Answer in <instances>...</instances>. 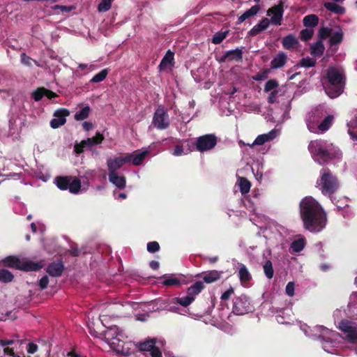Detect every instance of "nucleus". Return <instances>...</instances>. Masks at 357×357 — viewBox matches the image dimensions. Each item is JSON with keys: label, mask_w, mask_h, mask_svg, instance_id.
Segmentation results:
<instances>
[{"label": "nucleus", "mask_w": 357, "mask_h": 357, "mask_svg": "<svg viewBox=\"0 0 357 357\" xmlns=\"http://www.w3.org/2000/svg\"><path fill=\"white\" fill-rule=\"evenodd\" d=\"M300 216L305 229L312 233L322 231L327 224V215L322 206L312 197L301 199Z\"/></svg>", "instance_id": "f257e3e1"}, {"label": "nucleus", "mask_w": 357, "mask_h": 357, "mask_svg": "<svg viewBox=\"0 0 357 357\" xmlns=\"http://www.w3.org/2000/svg\"><path fill=\"white\" fill-rule=\"evenodd\" d=\"M301 329L307 337L319 338L321 341L322 348L329 354H336L335 347H337L340 337L339 333L329 330L322 326H317L310 329L306 324H301Z\"/></svg>", "instance_id": "f03ea898"}, {"label": "nucleus", "mask_w": 357, "mask_h": 357, "mask_svg": "<svg viewBox=\"0 0 357 357\" xmlns=\"http://www.w3.org/2000/svg\"><path fill=\"white\" fill-rule=\"evenodd\" d=\"M321 83L326 93L331 98L339 96L344 86L342 70L337 67H330L326 75L322 77Z\"/></svg>", "instance_id": "7ed1b4c3"}, {"label": "nucleus", "mask_w": 357, "mask_h": 357, "mask_svg": "<svg viewBox=\"0 0 357 357\" xmlns=\"http://www.w3.org/2000/svg\"><path fill=\"white\" fill-rule=\"evenodd\" d=\"M308 149L314 160L321 165L331 161L333 155L337 156L340 155L334 150L332 144L323 140L312 141L308 146Z\"/></svg>", "instance_id": "20e7f679"}, {"label": "nucleus", "mask_w": 357, "mask_h": 357, "mask_svg": "<svg viewBox=\"0 0 357 357\" xmlns=\"http://www.w3.org/2000/svg\"><path fill=\"white\" fill-rule=\"evenodd\" d=\"M316 186L324 195L331 197L339 188V182L328 169L323 168L317 180Z\"/></svg>", "instance_id": "39448f33"}, {"label": "nucleus", "mask_w": 357, "mask_h": 357, "mask_svg": "<svg viewBox=\"0 0 357 357\" xmlns=\"http://www.w3.org/2000/svg\"><path fill=\"white\" fill-rule=\"evenodd\" d=\"M127 336L116 326L109 328L104 334V338L109 347L118 353L123 352L124 339Z\"/></svg>", "instance_id": "423d86ee"}, {"label": "nucleus", "mask_w": 357, "mask_h": 357, "mask_svg": "<svg viewBox=\"0 0 357 357\" xmlns=\"http://www.w3.org/2000/svg\"><path fill=\"white\" fill-rule=\"evenodd\" d=\"M3 263L7 266L24 271H36L44 266L42 262L36 263L26 259H20L14 256L5 258Z\"/></svg>", "instance_id": "0eeeda50"}, {"label": "nucleus", "mask_w": 357, "mask_h": 357, "mask_svg": "<svg viewBox=\"0 0 357 357\" xmlns=\"http://www.w3.org/2000/svg\"><path fill=\"white\" fill-rule=\"evenodd\" d=\"M320 113V115L317 119L314 117V112L307 119V126L308 130L314 133H322L329 129L331 126L332 125L333 117V116L328 115L326 116L321 122L320 120L324 116L323 111L318 110Z\"/></svg>", "instance_id": "6e6552de"}, {"label": "nucleus", "mask_w": 357, "mask_h": 357, "mask_svg": "<svg viewBox=\"0 0 357 357\" xmlns=\"http://www.w3.org/2000/svg\"><path fill=\"white\" fill-rule=\"evenodd\" d=\"M338 328L343 333L345 338L351 343L357 342V323L348 320H342L338 324Z\"/></svg>", "instance_id": "1a4fd4ad"}, {"label": "nucleus", "mask_w": 357, "mask_h": 357, "mask_svg": "<svg viewBox=\"0 0 357 357\" xmlns=\"http://www.w3.org/2000/svg\"><path fill=\"white\" fill-rule=\"evenodd\" d=\"M194 301L192 297H189L188 295L183 297H175L171 300L164 301V306L157 307L155 310H165L173 312H178L179 308L175 304H179L183 307H188Z\"/></svg>", "instance_id": "9d476101"}, {"label": "nucleus", "mask_w": 357, "mask_h": 357, "mask_svg": "<svg viewBox=\"0 0 357 357\" xmlns=\"http://www.w3.org/2000/svg\"><path fill=\"white\" fill-rule=\"evenodd\" d=\"M152 123L159 130H165L169 127V115L162 107H159L156 109L153 118Z\"/></svg>", "instance_id": "9b49d317"}, {"label": "nucleus", "mask_w": 357, "mask_h": 357, "mask_svg": "<svg viewBox=\"0 0 357 357\" xmlns=\"http://www.w3.org/2000/svg\"><path fill=\"white\" fill-rule=\"evenodd\" d=\"M104 139L103 135L97 132L96 136L82 140L79 144H76L74 146V150L77 154H79L82 153L85 149L101 144Z\"/></svg>", "instance_id": "f8f14e48"}, {"label": "nucleus", "mask_w": 357, "mask_h": 357, "mask_svg": "<svg viewBox=\"0 0 357 357\" xmlns=\"http://www.w3.org/2000/svg\"><path fill=\"white\" fill-rule=\"evenodd\" d=\"M250 310L248 298L245 296H241L234 299L233 312L237 315L244 314Z\"/></svg>", "instance_id": "ddd939ff"}, {"label": "nucleus", "mask_w": 357, "mask_h": 357, "mask_svg": "<svg viewBox=\"0 0 357 357\" xmlns=\"http://www.w3.org/2000/svg\"><path fill=\"white\" fill-rule=\"evenodd\" d=\"M216 138L212 135H206L199 137L197 140V149L201 152L211 150L216 144Z\"/></svg>", "instance_id": "4468645a"}, {"label": "nucleus", "mask_w": 357, "mask_h": 357, "mask_svg": "<svg viewBox=\"0 0 357 357\" xmlns=\"http://www.w3.org/2000/svg\"><path fill=\"white\" fill-rule=\"evenodd\" d=\"M127 163H129V158L126 156V154L124 155L109 158L107 160L108 172H118L117 170Z\"/></svg>", "instance_id": "2eb2a0df"}, {"label": "nucleus", "mask_w": 357, "mask_h": 357, "mask_svg": "<svg viewBox=\"0 0 357 357\" xmlns=\"http://www.w3.org/2000/svg\"><path fill=\"white\" fill-rule=\"evenodd\" d=\"M283 6L278 4L273 6L267 10V15L271 16L270 24L280 25L283 17Z\"/></svg>", "instance_id": "dca6fc26"}, {"label": "nucleus", "mask_w": 357, "mask_h": 357, "mask_svg": "<svg viewBox=\"0 0 357 357\" xmlns=\"http://www.w3.org/2000/svg\"><path fill=\"white\" fill-rule=\"evenodd\" d=\"M155 344L154 339L148 340L139 343L138 347L140 351H150L152 357H162V353Z\"/></svg>", "instance_id": "f3484780"}, {"label": "nucleus", "mask_w": 357, "mask_h": 357, "mask_svg": "<svg viewBox=\"0 0 357 357\" xmlns=\"http://www.w3.org/2000/svg\"><path fill=\"white\" fill-rule=\"evenodd\" d=\"M69 114L67 109H60L54 114V118L50 121V126L52 128H58L65 124L66 117Z\"/></svg>", "instance_id": "a211bd4d"}, {"label": "nucleus", "mask_w": 357, "mask_h": 357, "mask_svg": "<svg viewBox=\"0 0 357 357\" xmlns=\"http://www.w3.org/2000/svg\"><path fill=\"white\" fill-rule=\"evenodd\" d=\"M149 152V149L137 150L132 153H126V156L129 158V162H132L133 165H140Z\"/></svg>", "instance_id": "6ab92c4d"}, {"label": "nucleus", "mask_w": 357, "mask_h": 357, "mask_svg": "<svg viewBox=\"0 0 357 357\" xmlns=\"http://www.w3.org/2000/svg\"><path fill=\"white\" fill-rule=\"evenodd\" d=\"M279 135V130L273 129L268 133L259 135L255 140L251 144H248L250 146L255 145H262L265 142L274 139Z\"/></svg>", "instance_id": "aec40b11"}, {"label": "nucleus", "mask_w": 357, "mask_h": 357, "mask_svg": "<svg viewBox=\"0 0 357 357\" xmlns=\"http://www.w3.org/2000/svg\"><path fill=\"white\" fill-rule=\"evenodd\" d=\"M109 181L119 189H123L126 185V177L119 172H109Z\"/></svg>", "instance_id": "412c9836"}, {"label": "nucleus", "mask_w": 357, "mask_h": 357, "mask_svg": "<svg viewBox=\"0 0 357 357\" xmlns=\"http://www.w3.org/2000/svg\"><path fill=\"white\" fill-rule=\"evenodd\" d=\"M174 53L170 50L167 52L159 66L161 70L172 69V67L174 66Z\"/></svg>", "instance_id": "4be33fe9"}, {"label": "nucleus", "mask_w": 357, "mask_h": 357, "mask_svg": "<svg viewBox=\"0 0 357 357\" xmlns=\"http://www.w3.org/2000/svg\"><path fill=\"white\" fill-rule=\"evenodd\" d=\"M269 25V20L268 18H264L250 30L249 34L252 36H257L259 33L266 30Z\"/></svg>", "instance_id": "5701e85b"}, {"label": "nucleus", "mask_w": 357, "mask_h": 357, "mask_svg": "<svg viewBox=\"0 0 357 357\" xmlns=\"http://www.w3.org/2000/svg\"><path fill=\"white\" fill-rule=\"evenodd\" d=\"M287 56L284 52H279L271 62V68L277 69L284 66L287 62Z\"/></svg>", "instance_id": "b1692460"}, {"label": "nucleus", "mask_w": 357, "mask_h": 357, "mask_svg": "<svg viewBox=\"0 0 357 357\" xmlns=\"http://www.w3.org/2000/svg\"><path fill=\"white\" fill-rule=\"evenodd\" d=\"M259 10L260 7L259 5L252 6L249 10H246L243 14L238 17V24H241L245 20L256 15L259 13Z\"/></svg>", "instance_id": "393cba45"}, {"label": "nucleus", "mask_w": 357, "mask_h": 357, "mask_svg": "<svg viewBox=\"0 0 357 357\" xmlns=\"http://www.w3.org/2000/svg\"><path fill=\"white\" fill-rule=\"evenodd\" d=\"M282 45L287 50L296 48L298 45V40L295 36L289 34L282 39Z\"/></svg>", "instance_id": "a878e982"}, {"label": "nucleus", "mask_w": 357, "mask_h": 357, "mask_svg": "<svg viewBox=\"0 0 357 357\" xmlns=\"http://www.w3.org/2000/svg\"><path fill=\"white\" fill-rule=\"evenodd\" d=\"M190 152V144L188 141L183 142L181 144H177L172 153L175 156L186 155Z\"/></svg>", "instance_id": "bb28decb"}, {"label": "nucleus", "mask_w": 357, "mask_h": 357, "mask_svg": "<svg viewBox=\"0 0 357 357\" xmlns=\"http://www.w3.org/2000/svg\"><path fill=\"white\" fill-rule=\"evenodd\" d=\"M238 276L241 283L243 284L248 282L252 278L251 274L250 273L249 271L248 270L246 266L243 264H238Z\"/></svg>", "instance_id": "cd10ccee"}, {"label": "nucleus", "mask_w": 357, "mask_h": 357, "mask_svg": "<svg viewBox=\"0 0 357 357\" xmlns=\"http://www.w3.org/2000/svg\"><path fill=\"white\" fill-rule=\"evenodd\" d=\"M342 38L343 33L341 29L337 28L335 29H333L330 36V45L333 46L338 45L342 40Z\"/></svg>", "instance_id": "c85d7f7f"}, {"label": "nucleus", "mask_w": 357, "mask_h": 357, "mask_svg": "<svg viewBox=\"0 0 357 357\" xmlns=\"http://www.w3.org/2000/svg\"><path fill=\"white\" fill-rule=\"evenodd\" d=\"M63 266L61 262L52 263L47 268V273L54 277L59 276L63 271Z\"/></svg>", "instance_id": "c756f323"}, {"label": "nucleus", "mask_w": 357, "mask_h": 357, "mask_svg": "<svg viewBox=\"0 0 357 357\" xmlns=\"http://www.w3.org/2000/svg\"><path fill=\"white\" fill-rule=\"evenodd\" d=\"M33 96L36 101H39L44 96H47L49 99H52L56 96V94L45 89H38L33 93Z\"/></svg>", "instance_id": "7c9ffc66"}, {"label": "nucleus", "mask_w": 357, "mask_h": 357, "mask_svg": "<svg viewBox=\"0 0 357 357\" xmlns=\"http://www.w3.org/2000/svg\"><path fill=\"white\" fill-rule=\"evenodd\" d=\"M242 51L239 49H236L227 51L223 56V60H234L240 61L242 60Z\"/></svg>", "instance_id": "2f4dec72"}, {"label": "nucleus", "mask_w": 357, "mask_h": 357, "mask_svg": "<svg viewBox=\"0 0 357 357\" xmlns=\"http://www.w3.org/2000/svg\"><path fill=\"white\" fill-rule=\"evenodd\" d=\"M221 274H222L221 271H218L213 270V271H211L209 272L205 273L203 275L202 278H203V280L206 283L209 284V283L214 282L217 281L218 280H219L221 276Z\"/></svg>", "instance_id": "473e14b6"}, {"label": "nucleus", "mask_w": 357, "mask_h": 357, "mask_svg": "<svg viewBox=\"0 0 357 357\" xmlns=\"http://www.w3.org/2000/svg\"><path fill=\"white\" fill-rule=\"evenodd\" d=\"M203 283L200 281L196 282L195 284L188 287L187 291V295L189 297H192L194 300L197 295H198L203 289Z\"/></svg>", "instance_id": "72a5a7b5"}, {"label": "nucleus", "mask_w": 357, "mask_h": 357, "mask_svg": "<svg viewBox=\"0 0 357 357\" xmlns=\"http://www.w3.org/2000/svg\"><path fill=\"white\" fill-rule=\"evenodd\" d=\"M305 245V240L304 237H299L295 239L291 243L290 248L294 252H298L303 250Z\"/></svg>", "instance_id": "f704fd0d"}, {"label": "nucleus", "mask_w": 357, "mask_h": 357, "mask_svg": "<svg viewBox=\"0 0 357 357\" xmlns=\"http://www.w3.org/2000/svg\"><path fill=\"white\" fill-rule=\"evenodd\" d=\"M68 189L71 193L77 194L80 191L81 182L77 178L70 177Z\"/></svg>", "instance_id": "c9c22d12"}, {"label": "nucleus", "mask_w": 357, "mask_h": 357, "mask_svg": "<svg viewBox=\"0 0 357 357\" xmlns=\"http://www.w3.org/2000/svg\"><path fill=\"white\" fill-rule=\"evenodd\" d=\"M303 22L305 26L312 29L318 24L319 18L316 15H308L303 18Z\"/></svg>", "instance_id": "e433bc0d"}, {"label": "nucleus", "mask_w": 357, "mask_h": 357, "mask_svg": "<svg viewBox=\"0 0 357 357\" xmlns=\"http://www.w3.org/2000/svg\"><path fill=\"white\" fill-rule=\"evenodd\" d=\"M325 47L321 41H318L311 46V54L320 56L324 54Z\"/></svg>", "instance_id": "4c0bfd02"}, {"label": "nucleus", "mask_w": 357, "mask_h": 357, "mask_svg": "<svg viewBox=\"0 0 357 357\" xmlns=\"http://www.w3.org/2000/svg\"><path fill=\"white\" fill-rule=\"evenodd\" d=\"M324 7L327 10L336 14H343L345 12V10L342 6L333 2H326L324 3Z\"/></svg>", "instance_id": "58836bf2"}, {"label": "nucleus", "mask_w": 357, "mask_h": 357, "mask_svg": "<svg viewBox=\"0 0 357 357\" xmlns=\"http://www.w3.org/2000/svg\"><path fill=\"white\" fill-rule=\"evenodd\" d=\"M69 180L70 177L68 176L57 177L55 179V183L59 189L64 190L68 189Z\"/></svg>", "instance_id": "ea45409f"}, {"label": "nucleus", "mask_w": 357, "mask_h": 357, "mask_svg": "<svg viewBox=\"0 0 357 357\" xmlns=\"http://www.w3.org/2000/svg\"><path fill=\"white\" fill-rule=\"evenodd\" d=\"M90 107L89 106H85L83 108H82L79 112H76L75 114V119L77 121H82L85 119H86L90 113Z\"/></svg>", "instance_id": "a19ab883"}, {"label": "nucleus", "mask_w": 357, "mask_h": 357, "mask_svg": "<svg viewBox=\"0 0 357 357\" xmlns=\"http://www.w3.org/2000/svg\"><path fill=\"white\" fill-rule=\"evenodd\" d=\"M348 133L354 140H357V120H352L347 124Z\"/></svg>", "instance_id": "79ce46f5"}, {"label": "nucleus", "mask_w": 357, "mask_h": 357, "mask_svg": "<svg viewBox=\"0 0 357 357\" xmlns=\"http://www.w3.org/2000/svg\"><path fill=\"white\" fill-rule=\"evenodd\" d=\"M263 269H264V274L267 278H268V279L273 278V275H274V270H273V264L270 260H267L264 263V264L263 266Z\"/></svg>", "instance_id": "37998d69"}, {"label": "nucleus", "mask_w": 357, "mask_h": 357, "mask_svg": "<svg viewBox=\"0 0 357 357\" xmlns=\"http://www.w3.org/2000/svg\"><path fill=\"white\" fill-rule=\"evenodd\" d=\"M238 185L242 194L248 193L250 191L251 186L250 183L246 178L243 177L239 178Z\"/></svg>", "instance_id": "c03bdc74"}, {"label": "nucleus", "mask_w": 357, "mask_h": 357, "mask_svg": "<svg viewBox=\"0 0 357 357\" xmlns=\"http://www.w3.org/2000/svg\"><path fill=\"white\" fill-rule=\"evenodd\" d=\"M13 279V275L6 269H0V281L3 282H11Z\"/></svg>", "instance_id": "a18cd8bd"}, {"label": "nucleus", "mask_w": 357, "mask_h": 357, "mask_svg": "<svg viewBox=\"0 0 357 357\" xmlns=\"http://www.w3.org/2000/svg\"><path fill=\"white\" fill-rule=\"evenodd\" d=\"M108 74L107 69H103L98 74L95 75L91 79V82L93 83H98L103 81Z\"/></svg>", "instance_id": "49530a36"}, {"label": "nucleus", "mask_w": 357, "mask_h": 357, "mask_svg": "<svg viewBox=\"0 0 357 357\" xmlns=\"http://www.w3.org/2000/svg\"><path fill=\"white\" fill-rule=\"evenodd\" d=\"M114 0H102L98 6L100 13L106 12L111 8L112 3Z\"/></svg>", "instance_id": "de8ad7c7"}, {"label": "nucleus", "mask_w": 357, "mask_h": 357, "mask_svg": "<svg viewBox=\"0 0 357 357\" xmlns=\"http://www.w3.org/2000/svg\"><path fill=\"white\" fill-rule=\"evenodd\" d=\"M313 34V29L307 28L301 31L300 37L302 40L307 41L312 37Z\"/></svg>", "instance_id": "09e8293b"}, {"label": "nucleus", "mask_w": 357, "mask_h": 357, "mask_svg": "<svg viewBox=\"0 0 357 357\" xmlns=\"http://www.w3.org/2000/svg\"><path fill=\"white\" fill-rule=\"evenodd\" d=\"M227 31L216 33L212 38V43L216 45L220 44L227 37Z\"/></svg>", "instance_id": "8fccbe9b"}, {"label": "nucleus", "mask_w": 357, "mask_h": 357, "mask_svg": "<svg viewBox=\"0 0 357 357\" xmlns=\"http://www.w3.org/2000/svg\"><path fill=\"white\" fill-rule=\"evenodd\" d=\"M162 284L164 286H173L180 284V280L176 278L165 277Z\"/></svg>", "instance_id": "3c124183"}, {"label": "nucleus", "mask_w": 357, "mask_h": 357, "mask_svg": "<svg viewBox=\"0 0 357 357\" xmlns=\"http://www.w3.org/2000/svg\"><path fill=\"white\" fill-rule=\"evenodd\" d=\"M315 63H316V60L312 58H310L309 56L303 58L302 60L301 61V65L303 67H307V68L312 67L315 65Z\"/></svg>", "instance_id": "603ef678"}, {"label": "nucleus", "mask_w": 357, "mask_h": 357, "mask_svg": "<svg viewBox=\"0 0 357 357\" xmlns=\"http://www.w3.org/2000/svg\"><path fill=\"white\" fill-rule=\"evenodd\" d=\"M278 82L275 79L268 80L264 86V91L269 92L278 86Z\"/></svg>", "instance_id": "864d4df0"}, {"label": "nucleus", "mask_w": 357, "mask_h": 357, "mask_svg": "<svg viewBox=\"0 0 357 357\" xmlns=\"http://www.w3.org/2000/svg\"><path fill=\"white\" fill-rule=\"evenodd\" d=\"M160 245L158 242L152 241L147 244V250L151 253H154L159 250Z\"/></svg>", "instance_id": "5fc2aeb1"}, {"label": "nucleus", "mask_w": 357, "mask_h": 357, "mask_svg": "<svg viewBox=\"0 0 357 357\" xmlns=\"http://www.w3.org/2000/svg\"><path fill=\"white\" fill-rule=\"evenodd\" d=\"M295 287L296 285L294 282H289L287 283L285 291L289 296L292 297L294 295Z\"/></svg>", "instance_id": "6e6d98bb"}, {"label": "nucleus", "mask_w": 357, "mask_h": 357, "mask_svg": "<svg viewBox=\"0 0 357 357\" xmlns=\"http://www.w3.org/2000/svg\"><path fill=\"white\" fill-rule=\"evenodd\" d=\"M333 31V29H328L326 27H323L319 30V37L321 39H326L328 37H330L331 33Z\"/></svg>", "instance_id": "4d7b16f0"}, {"label": "nucleus", "mask_w": 357, "mask_h": 357, "mask_svg": "<svg viewBox=\"0 0 357 357\" xmlns=\"http://www.w3.org/2000/svg\"><path fill=\"white\" fill-rule=\"evenodd\" d=\"M317 110H319V111H323L324 112V114L326 112V111L324 110V106H319L316 108H314L313 110H312V112L309 114L308 116H307V119L312 114L313 112H314V118L315 119H317L319 117V116L320 115V113L319 111Z\"/></svg>", "instance_id": "13d9d810"}, {"label": "nucleus", "mask_w": 357, "mask_h": 357, "mask_svg": "<svg viewBox=\"0 0 357 357\" xmlns=\"http://www.w3.org/2000/svg\"><path fill=\"white\" fill-rule=\"evenodd\" d=\"M32 61V59L28 56L26 54L22 53L21 54V61L24 65L31 66Z\"/></svg>", "instance_id": "bf43d9fd"}, {"label": "nucleus", "mask_w": 357, "mask_h": 357, "mask_svg": "<svg viewBox=\"0 0 357 357\" xmlns=\"http://www.w3.org/2000/svg\"><path fill=\"white\" fill-rule=\"evenodd\" d=\"M49 283V280L47 276H43L39 281V286L42 289L47 288V284Z\"/></svg>", "instance_id": "052dcab7"}, {"label": "nucleus", "mask_w": 357, "mask_h": 357, "mask_svg": "<svg viewBox=\"0 0 357 357\" xmlns=\"http://www.w3.org/2000/svg\"><path fill=\"white\" fill-rule=\"evenodd\" d=\"M234 293V289L231 287L225 291L221 296L222 300H227L230 298L231 294Z\"/></svg>", "instance_id": "680f3d73"}, {"label": "nucleus", "mask_w": 357, "mask_h": 357, "mask_svg": "<svg viewBox=\"0 0 357 357\" xmlns=\"http://www.w3.org/2000/svg\"><path fill=\"white\" fill-rule=\"evenodd\" d=\"M15 343L13 340H0V345L4 348L8 347V345H12Z\"/></svg>", "instance_id": "e2e57ef3"}, {"label": "nucleus", "mask_w": 357, "mask_h": 357, "mask_svg": "<svg viewBox=\"0 0 357 357\" xmlns=\"http://www.w3.org/2000/svg\"><path fill=\"white\" fill-rule=\"evenodd\" d=\"M267 77V73L266 72H263L261 73L257 74L253 79L256 81H262Z\"/></svg>", "instance_id": "0e129e2a"}, {"label": "nucleus", "mask_w": 357, "mask_h": 357, "mask_svg": "<svg viewBox=\"0 0 357 357\" xmlns=\"http://www.w3.org/2000/svg\"><path fill=\"white\" fill-rule=\"evenodd\" d=\"M38 349V346L33 343H29L27 347V352L29 354H34Z\"/></svg>", "instance_id": "69168bd1"}, {"label": "nucleus", "mask_w": 357, "mask_h": 357, "mask_svg": "<svg viewBox=\"0 0 357 357\" xmlns=\"http://www.w3.org/2000/svg\"><path fill=\"white\" fill-rule=\"evenodd\" d=\"M278 95V91L274 90L273 91L269 96H268V102L270 103H273L275 102V100H276V96Z\"/></svg>", "instance_id": "338daca9"}, {"label": "nucleus", "mask_w": 357, "mask_h": 357, "mask_svg": "<svg viewBox=\"0 0 357 357\" xmlns=\"http://www.w3.org/2000/svg\"><path fill=\"white\" fill-rule=\"evenodd\" d=\"M82 127L84 130L89 131L93 128V124L90 122L85 121L82 123Z\"/></svg>", "instance_id": "774afa93"}]
</instances>
